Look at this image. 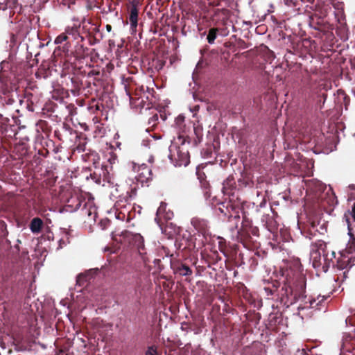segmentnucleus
<instances>
[{"label":"nucleus","instance_id":"1","mask_svg":"<svg viewBox=\"0 0 355 355\" xmlns=\"http://www.w3.org/2000/svg\"><path fill=\"white\" fill-rule=\"evenodd\" d=\"M189 142L186 144L184 136L180 135L171 141L168 157L175 166H187L189 164Z\"/></svg>","mask_w":355,"mask_h":355},{"label":"nucleus","instance_id":"2","mask_svg":"<svg viewBox=\"0 0 355 355\" xmlns=\"http://www.w3.org/2000/svg\"><path fill=\"white\" fill-rule=\"evenodd\" d=\"M112 239L116 242L121 243L124 248L135 247L143 261H147L145 257L146 253L142 252L144 249V240L140 234L125 230L119 234H112Z\"/></svg>","mask_w":355,"mask_h":355},{"label":"nucleus","instance_id":"3","mask_svg":"<svg viewBox=\"0 0 355 355\" xmlns=\"http://www.w3.org/2000/svg\"><path fill=\"white\" fill-rule=\"evenodd\" d=\"M324 300L325 297L321 295H318L317 298L312 297H308L304 294V292L301 291L297 300V302H300L297 307L298 312L296 314L300 315V311L308 309L320 310V308L318 306Z\"/></svg>","mask_w":355,"mask_h":355},{"label":"nucleus","instance_id":"4","mask_svg":"<svg viewBox=\"0 0 355 355\" xmlns=\"http://www.w3.org/2000/svg\"><path fill=\"white\" fill-rule=\"evenodd\" d=\"M327 243L323 241L319 240L311 245L310 261L314 268L320 269L322 266V258L324 255H327Z\"/></svg>","mask_w":355,"mask_h":355},{"label":"nucleus","instance_id":"5","mask_svg":"<svg viewBox=\"0 0 355 355\" xmlns=\"http://www.w3.org/2000/svg\"><path fill=\"white\" fill-rule=\"evenodd\" d=\"M300 293L298 288H294L291 285L284 284L279 291V300L286 308H288L297 302Z\"/></svg>","mask_w":355,"mask_h":355},{"label":"nucleus","instance_id":"6","mask_svg":"<svg viewBox=\"0 0 355 355\" xmlns=\"http://www.w3.org/2000/svg\"><path fill=\"white\" fill-rule=\"evenodd\" d=\"M171 268L175 274H178L181 276H188L192 274L191 269L186 264L179 261H173L171 259L168 260Z\"/></svg>","mask_w":355,"mask_h":355},{"label":"nucleus","instance_id":"7","mask_svg":"<svg viewBox=\"0 0 355 355\" xmlns=\"http://www.w3.org/2000/svg\"><path fill=\"white\" fill-rule=\"evenodd\" d=\"M131 8L129 14V21L130 24V31L133 33L136 31V28L138 25V9L137 6L139 4L138 0H132L130 2Z\"/></svg>","mask_w":355,"mask_h":355},{"label":"nucleus","instance_id":"8","mask_svg":"<svg viewBox=\"0 0 355 355\" xmlns=\"http://www.w3.org/2000/svg\"><path fill=\"white\" fill-rule=\"evenodd\" d=\"M136 187L131 188L130 191H127L125 195L119 197L116 201V205L119 207H125L126 204H130V201L134 199L137 195Z\"/></svg>","mask_w":355,"mask_h":355},{"label":"nucleus","instance_id":"9","mask_svg":"<svg viewBox=\"0 0 355 355\" xmlns=\"http://www.w3.org/2000/svg\"><path fill=\"white\" fill-rule=\"evenodd\" d=\"M172 127L175 129L178 137L180 135L184 136V134L187 132V126L185 124V117L182 114L178 115L174 121V123Z\"/></svg>","mask_w":355,"mask_h":355},{"label":"nucleus","instance_id":"10","mask_svg":"<svg viewBox=\"0 0 355 355\" xmlns=\"http://www.w3.org/2000/svg\"><path fill=\"white\" fill-rule=\"evenodd\" d=\"M345 217H346V220L347 223V228H348V235L349 236V240L348 243L347 244V246L343 252V255L345 256L346 254H352L355 252V238L354 237L352 230L350 228L349 225V218L345 215Z\"/></svg>","mask_w":355,"mask_h":355},{"label":"nucleus","instance_id":"11","mask_svg":"<svg viewBox=\"0 0 355 355\" xmlns=\"http://www.w3.org/2000/svg\"><path fill=\"white\" fill-rule=\"evenodd\" d=\"M83 215L88 216L89 219L95 222L97 217L96 208L92 205V203H85L83 207L81 209Z\"/></svg>","mask_w":355,"mask_h":355},{"label":"nucleus","instance_id":"12","mask_svg":"<svg viewBox=\"0 0 355 355\" xmlns=\"http://www.w3.org/2000/svg\"><path fill=\"white\" fill-rule=\"evenodd\" d=\"M191 223L196 230L202 232V234L205 233L206 229L207 227V221L206 220L200 219L198 218H193L191 219Z\"/></svg>","mask_w":355,"mask_h":355},{"label":"nucleus","instance_id":"13","mask_svg":"<svg viewBox=\"0 0 355 355\" xmlns=\"http://www.w3.org/2000/svg\"><path fill=\"white\" fill-rule=\"evenodd\" d=\"M43 227V221L38 217L33 218L30 223V230L32 233L37 234L41 232Z\"/></svg>","mask_w":355,"mask_h":355},{"label":"nucleus","instance_id":"14","mask_svg":"<svg viewBox=\"0 0 355 355\" xmlns=\"http://www.w3.org/2000/svg\"><path fill=\"white\" fill-rule=\"evenodd\" d=\"M196 175L200 183L201 187L203 189L207 190L209 188V184L205 180L206 176L205 173L200 170L199 166L196 168Z\"/></svg>","mask_w":355,"mask_h":355},{"label":"nucleus","instance_id":"15","mask_svg":"<svg viewBox=\"0 0 355 355\" xmlns=\"http://www.w3.org/2000/svg\"><path fill=\"white\" fill-rule=\"evenodd\" d=\"M331 265L334 266V263L333 261L329 259V253L328 251L327 255H324V258H322V266L320 268H321L324 272H327Z\"/></svg>","mask_w":355,"mask_h":355},{"label":"nucleus","instance_id":"16","mask_svg":"<svg viewBox=\"0 0 355 355\" xmlns=\"http://www.w3.org/2000/svg\"><path fill=\"white\" fill-rule=\"evenodd\" d=\"M65 33L69 35H71L73 40H77L78 38H80L81 41L84 40V38L80 35L78 32V27L76 26L67 27L65 30Z\"/></svg>","mask_w":355,"mask_h":355},{"label":"nucleus","instance_id":"17","mask_svg":"<svg viewBox=\"0 0 355 355\" xmlns=\"http://www.w3.org/2000/svg\"><path fill=\"white\" fill-rule=\"evenodd\" d=\"M219 31V29L212 28H210L207 37V40L209 44H212L214 43V41L217 37V33Z\"/></svg>","mask_w":355,"mask_h":355},{"label":"nucleus","instance_id":"18","mask_svg":"<svg viewBox=\"0 0 355 355\" xmlns=\"http://www.w3.org/2000/svg\"><path fill=\"white\" fill-rule=\"evenodd\" d=\"M341 355L345 354L355 355V347L349 346L347 343H343L340 347Z\"/></svg>","mask_w":355,"mask_h":355},{"label":"nucleus","instance_id":"19","mask_svg":"<svg viewBox=\"0 0 355 355\" xmlns=\"http://www.w3.org/2000/svg\"><path fill=\"white\" fill-rule=\"evenodd\" d=\"M284 4L288 7L293 8L297 10L300 9V0H284Z\"/></svg>","mask_w":355,"mask_h":355},{"label":"nucleus","instance_id":"20","mask_svg":"<svg viewBox=\"0 0 355 355\" xmlns=\"http://www.w3.org/2000/svg\"><path fill=\"white\" fill-rule=\"evenodd\" d=\"M225 25H226V27L225 28L219 30V31H220L219 34L223 37H225V36L228 35V34L230 33V31L228 30V26H227L228 23L227 22L225 24ZM229 26H230L232 28L233 32L236 31V28L233 24H229Z\"/></svg>","mask_w":355,"mask_h":355},{"label":"nucleus","instance_id":"21","mask_svg":"<svg viewBox=\"0 0 355 355\" xmlns=\"http://www.w3.org/2000/svg\"><path fill=\"white\" fill-rule=\"evenodd\" d=\"M145 355H157V347L153 345L148 347Z\"/></svg>","mask_w":355,"mask_h":355},{"label":"nucleus","instance_id":"22","mask_svg":"<svg viewBox=\"0 0 355 355\" xmlns=\"http://www.w3.org/2000/svg\"><path fill=\"white\" fill-rule=\"evenodd\" d=\"M96 176H97V175H96V173H94L93 175H91L92 178L94 180V182H95L96 184H102L103 186H105V178H103V181H102V180H101V177L97 178Z\"/></svg>","mask_w":355,"mask_h":355},{"label":"nucleus","instance_id":"23","mask_svg":"<svg viewBox=\"0 0 355 355\" xmlns=\"http://www.w3.org/2000/svg\"><path fill=\"white\" fill-rule=\"evenodd\" d=\"M67 38L68 37L66 35L61 34L55 39V43L57 44H62L63 42L66 41Z\"/></svg>","mask_w":355,"mask_h":355},{"label":"nucleus","instance_id":"24","mask_svg":"<svg viewBox=\"0 0 355 355\" xmlns=\"http://www.w3.org/2000/svg\"><path fill=\"white\" fill-rule=\"evenodd\" d=\"M220 205H221V207H218V211L220 213L223 214L225 216H227V214H229V213H230L229 207H225L224 203H221Z\"/></svg>","mask_w":355,"mask_h":355},{"label":"nucleus","instance_id":"25","mask_svg":"<svg viewBox=\"0 0 355 355\" xmlns=\"http://www.w3.org/2000/svg\"><path fill=\"white\" fill-rule=\"evenodd\" d=\"M318 225H320V227L316 229V231L320 234H324L327 232V224L325 223H323L322 225L318 223Z\"/></svg>","mask_w":355,"mask_h":355},{"label":"nucleus","instance_id":"26","mask_svg":"<svg viewBox=\"0 0 355 355\" xmlns=\"http://www.w3.org/2000/svg\"><path fill=\"white\" fill-rule=\"evenodd\" d=\"M166 205L164 202H161L160 206L157 210V215L162 214L163 211H165Z\"/></svg>","mask_w":355,"mask_h":355},{"label":"nucleus","instance_id":"27","mask_svg":"<svg viewBox=\"0 0 355 355\" xmlns=\"http://www.w3.org/2000/svg\"><path fill=\"white\" fill-rule=\"evenodd\" d=\"M200 106L198 105H196L193 107H189V110L191 112L193 113V116L195 117L196 112L199 110Z\"/></svg>","mask_w":355,"mask_h":355},{"label":"nucleus","instance_id":"28","mask_svg":"<svg viewBox=\"0 0 355 355\" xmlns=\"http://www.w3.org/2000/svg\"><path fill=\"white\" fill-rule=\"evenodd\" d=\"M110 220L106 218L105 220H101L100 222V225L102 227V229H105L107 226L110 225Z\"/></svg>","mask_w":355,"mask_h":355},{"label":"nucleus","instance_id":"29","mask_svg":"<svg viewBox=\"0 0 355 355\" xmlns=\"http://www.w3.org/2000/svg\"><path fill=\"white\" fill-rule=\"evenodd\" d=\"M0 228L3 232V236H6L8 234V232L6 230V224L3 221L0 222Z\"/></svg>","mask_w":355,"mask_h":355},{"label":"nucleus","instance_id":"30","mask_svg":"<svg viewBox=\"0 0 355 355\" xmlns=\"http://www.w3.org/2000/svg\"><path fill=\"white\" fill-rule=\"evenodd\" d=\"M69 243V241H64V239H60L59 240V246L58 248V249H61L62 248L63 245H67V244Z\"/></svg>","mask_w":355,"mask_h":355},{"label":"nucleus","instance_id":"31","mask_svg":"<svg viewBox=\"0 0 355 355\" xmlns=\"http://www.w3.org/2000/svg\"><path fill=\"white\" fill-rule=\"evenodd\" d=\"M336 267L338 268V269L339 270H342L346 267V266H344V263H343L341 261H338L337 262Z\"/></svg>","mask_w":355,"mask_h":355},{"label":"nucleus","instance_id":"32","mask_svg":"<svg viewBox=\"0 0 355 355\" xmlns=\"http://www.w3.org/2000/svg\"><path fill=\"white\" fill-rule=\"evenodd\" d=\"M76 207L75 208L73 209V211H77L78 209H79L81 207V205H82V201L79 200L78 199L76 200Z\"/></svg>","mask_w":355,"mask_h":355},{"label":"nucleus","instance_id":"33","mask_svg":"<svg viewBox=\"0 0 355 355\" xmlns=\"http://www.w3.org/2000/svg\"><path fill=\"white\" fill-rule=\"evenodd\" d=\"M152 141V140L149 139H144L142 141V145L146 147H150V142Z\"/></svg>","mask_w":355,"mask_h":355},{"label":"nucleus","instance_id":"34","mask_svg":"<svg viewBox=\"0 0 355 355\" xmlns=\"http://www.w3.org/2000/svg\"><path fill=\"white\" fill-rule=\"evenodd\" d=\"M77 150H78V152H83L85 151V144H78L77 146Z\"/></svg>","mask_w":355,"mask_h":355},{"label":"nucleus","instance_id":"35","mask_svg":"<svg viewBox=\"0 0 355 355\" xmlns=\"http://www.w3.org/2000/svg\"><path fill=\"white\" fill-rule=\"evenodd\" d=\"M12 253H17L19 251V247L18 244H15L12 248Z\"/></svg>","mask_w":355,"mask_h":355},{"label":"nucleus","instance_id":"36","mask_svg":"<svg viewBox=\"0 0 355 355\" xmlns=\"http://www.w3.org/2000/svg\"><path fill=\"white\" fill-rule=\"evenodd\" d=\"M160 263H161V259H155L154 261H153V263L155 265V266H157L160 270H162L161 268V266H160Z\"/></svg>","mask_w":355,"mask_h":355},{"label":"nucleus","instance_id":"37","mask_svg":"<svg viewBox=\"0 0 355 355\" xmlns=\"http://www.w3.org/2000/svg\"><path fill=\"white\" fill-rule=\"evenodd\" d=\"M173 216V213L170 211H168V212L166 213V215L164 216V217L166 219H171Z\"/></svg>","mask_w":355,"mask_h":355},{"label":"nucleus","instance_id":"38","mask_svg":"<svg viewBox=\"0 0 355 355\" xmlns=\"http://www.w3.org/2000/svg\"><path fill=\"white\" fill-rule=\"evenodd\" d=\"M350 216L355 220V203L353 205L352 212L350 214Z\"/></svg>","mask_w":355,"mask_h":355},{"label":"nucleus","instance_id":"39","mask_svg":"<svg viewBox=\"0 0 355 355\" xmlns=\"http://www.w3.org/2000/svg\"><path fill=\"white\" fill-rule=\"evenodd\" d=\"M266 205V200L265 199H263L258 207L259 208H263V207H265Z\"/></svg>","mask_w":355,"mask_h":355},{"label":"nucleus","instance_id":"40","mask_svg":"<svg viewBox=\"0 0 355 355\" xmlns=\"http://www.w3.org/2000/svg\"><path fill=\"white\" fill-rule=\"evenodd\" d=\"M300 6H301L303 3H313L315 0H300Z\"/></svg>","mask_w":355,"mask_h":355},{"label":"nucleus","instance_id":"41","mask_svg":"<svg viewBox=\"0 0 355 355\" xmlns=\"http://www.w3.org/2000/svg\"><path fill=\"white\" fill-rule=\"evenodd\" d=\"M329 259L332 261L333 259L335 258V257H336V253L334 251H331L330 252H329Z\"/></svg>","mask_w":355,"mask_h":355},{"label":"nucleus","instance_id":"42","mask_svg":"<svg viewBox=\"0 0 355 355\" xmlns=\"http://www.w3.org/2000/svg\"><path fill=\"white\" fill-rule=\"evenodd\" d=\"M257 227H252V230H251V233L254 235V236H257Z\"/></svg>","mask_w":355,"mask_h":355},{"label":"nucleus","instance_id":"43","mask_svg":"<svg viewBox=\"0 0 355 355\" xmlns=\"http://www.w3.org/2000/svg\"><path fill=\"white\" fill-rule=\"evenodd\" d=\"M163 249H164V252H165V253H166V255H165L166 258H168V257H170V258H171V257H172L173 256V254H169V252H168V251H166V248H164Z\"/></svg>","mask_w":355,"mask_h":355},{"label":"nucleus","instance_id":"44","mask_svg":"<svg viewBox=\"0 0 355 355\" xmlns=\"http://www.w3.org/2000/svg\"><path fill=\"white\" fill-rule=\"evenodd\" d=\"M223 15L225 16V17H228L230 13V11L229 10H226V9H223L222 10Z\"/></svg>","mask_w":355,"mask_h":355},{"label":"nucleus","instance_id":"45","mask_svg":"<svg viewBox=\"0 0 355 355\" xmlns=\"http://www.w3.org/2000/svg\"><path fill=\"white\" fill-rule=\"evenodd\" d=\"M349 190L352 191V195L354 194V191H355V184H351L349 186Z\"/></svg>","mask_w":355,"mask_h":355},{"label":"nucleus","instance_id":"46","mask_svg":"<svg viewBox=\"0 0 355 355\" xmlns=\"http://www.w3.org/2000/svg\"><path fill=\"white\" fill-rule=\"evenodd\" d=\"M338 201L335 196H332V200H331V205H334V204H337Z\"/></svg>","mask_w":355,"mask_h":355},{"label":"nucleus","instance_id":"47","mask_svg":"<svg viewBox=\"0 0 355 355\" xmlns=\"http://www.w3.org/2000/svg\"><path fill=\"white\" fill-rule=\"evenodd\" d=\"M68 130L70 131V133L72 134L73 132L76 135V138H78V132L76 130H73L70 127L68 126Z\"/></svg>","mask_w":355,"mask_h":355},{"label":"nucleus","instance_id":"48","mask_svg":"<svg viewBox=\"0 0 355 355\" xmlns=\"http://www.w3.org/2000/svg\"><path fill=\"white\" fill-rule=\"evenodd\" d=\"M106 30H107L108 32H110V31H111V30H112V26H111V25L107 24V25L106 26Z\"/></svg>","mask_w":355,"mask_h":355},{"label":"nucleus","instance_id":"49","mask_svg":"<svg viewBox=\"0 0 355 355\" xmlns=\"http://www.w3.org/2000/svg\"><path fill=\"white\" fill-rule=\"evenodd\" d=\"M152 137L154 139V140L160 139V137H155V136H152Z\"/></svg>","mask_w":355,"mask_h":355},{"label":"nucleus","instance_id":"50","mask_svg":"<svg viewBox=\"0 0 355 355\" xmlns=\"http://www.w3.org/2000/svg\"><path fill=\"white\" fill-rule=\"evenodd\" d=\"M148 161H149L150 162H153V157H150L149 158Z\"/></svg>","mask_w":355,"mask_h":355},{"label":"nucleus","instance_id":"51","mask_svg":"<svg viewBox=\"0 0 355 355\" xmlns=\"http://www.w3.org/2000/svg\"><path fill=\"white\" fill-rule=\"evenodd\" d=\"M154 118H155L157 120L158 119L157 115L156 114V115L153 116L152 119H154Z\"/></svg>","mask_w":355,"mask_h":355},{"label":"nucleus","instance_id":"52","mask_svg":"<svg viewBox=\"0 0 355 355\" xmlns=\"http://www.w3.org/2000/svg\"><path fill=\"white\" fill-rule=\"evenodd\" d=\"M147 170H148L149 175H151V170H150V169H147Z\"/></svg>","mask_w":355,"mask_h":355},{"label":"nucleus","instance_id":"53","mask_svg":"<svg viewBox=\"0 0 355 355\" xmlns=\"http://www.w3.org/2000/svg\"><path fill=\"white\" fill-rule=\"evenodd\" d=\"M17 244H18V245H19V243H21V241H20L19 239H17Z\"/></svg>","mask_w":355,"mask_h":355},{"label":"nucleus","instance_id":"54","mask_svg":"<svg viewBox=\"0 0 355 355\" xmlns=\"http://www.w3.org/2000/svg\"><path fill=\"white\" fill-rule=\"evenodd\" d=\"M110 248L108 247L105 248V251H109Z\"/></svg>","mask_w":355,"mask_h":355},{"label":"nucleus","instance_id":"55","mask_svg":"<svg viewBox=\"0 0 355 355\" xmlns=\"http://www.w3.org/2000/svg\"><path fill=\"white\" fill-rule=\"evenodd\" d=\"M268 293H270V295H272V291L270 289L269 290Z\"/></svg>","mask_w":355,"mask_h":355},{"label":"nucleus","instance_id":"56","mask_svg":"<svg viewBox=\"0 0 355 355\" xmlns=\"http://www.w3.org/2000/svg\"><path fill=\"white\" fill-rule=\"evenodd\" d=\"M158 67H159V69H162V64L158 65Z\"/></svg>","mask_w":355,"mask_h":355},{"label":"nucleus","instance_id":"57","mask_svg":"<svg viewBox=\"0 0 355 355\" xmlns=\"http://www.w3.org/2000/svg\"><path fill=\"white\" fill-rule=\"evenodd\" d=\"M158 67H159V69H162V64L158 65Z\"/></svg>","mask_w":355,"mask_h":355},{"label":"nucleus","instance_id":"58","mask_svg":"<svg viewBox=\"0 0 355 355\" xmlns=\"http://www.w3.org/2000/svg\"><path fill=\"white\" fill-rule=\"evenodd\" d=\"M234 218H239V215L235 216H234Z\"/></svg>","mask_w":355,"mask_h":355},{"label":"nucleus","instance_id":"59","mask_svg":"<svg viewBox=\"0 0 355 355\" xmlns=\"http://www.w3.org/2000/svg\"><path fill=\"white\" fill-rule=\"evenodd\" d=\"M340 355H341V352H340ZM343 355H351V354H345Z\"/></svg>","mask_w":355,"mask_h":355},{"label":"nucleus","instance_id":"60","mask_svg":"<svg viewBox=\"0 0 355 355\" xmlns=\"http://www.w3.org/2000/svg\"><path fill=\"white\" fill-rule=\"evenodd\" d=\"M64 127H65V129H68V127H66V125H64Z\"/></svg>","mask_w":355,"mask_h":355},{"label":"nucleus","instance_id":"61","mask_svg":"<svg viewBox=\"0 0 355 355\" xmlns=\"http://www.w3.org/2000/svg\"><path fill=\"white\" fill-rule=\"evenodd\" d=\"M64 127H65V129H68V127H66V125H64Z\"/></svg>","mask_w":355,"mask_h":355},{"label":"nucleus","instance_id":"62","mask_svg":"<svg viewBox=\"0 0 355 355\" xmlns=\"http://www.w3.org/2000/svg\"><path fill=\"white\" fill-rule=\"evenodd\" d=\"M269 288H266V291H269Z\"/></svg>","mask_w":355,"mask_h":355},{"label":"nucleus","instance_id":"63","mask_svg":"<svg viewBox=\"0 0 355 355\" xmlns=\"http://www.w3.org/2000/svg\"><path fill=\"white\" fill-rule=\"evenodd\" d=\"M193 130H194L195 132H196V128H193ZM196 134H197V132H196Z\"/></svg>","mask_w":355,"mask_h":355}]
</instances>
